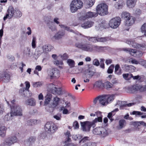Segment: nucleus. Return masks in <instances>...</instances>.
Wrapping results in <instances>:
<instances>
[{
	"label": "nucleus",
	"mask_w": 146,
	"mask_h": 146,
	"mask_svg": "<svg viewBox=\"0 0 146 146\" xmlns=\"http://www.w3.org/2000/svg\"><path fill=\"white\" fill-rule=\"evenodd\" d=\"M102 118L101 117H98L97 118H96L93 121H85L81 122V125L82 130L85 131H88L91 127H94L96 125L95 124L98 122H102Z\"/></svg>",
	"instance_id": "obj_1"
},
{
	"label": "nucleus",
	"mask_w": 146,
	"mask_h": 146,
	"mask_svg": "<svg viewBox=\"0 0 146 146\" xmlns=\"http://www.w3.org/2000/svg\"><path fill=\"white\" fill-rule=\"evenodd\" d=\"M96 11L98 15L102 16L105 15L108 13V6L106 4L101 3L96 7Z\"/></svg>",
	"instance_id": "obj_2"
},
{
	"label": "nucleus",
	"mask_w": 146,
	"mask_h": 146,
	"mask_svg": "<svg viewBox=\"0 0 146 146\" xmlns=\"http://www.w3.org/2000/svg\"><path fill=\"white\" fill-rule=\"evenodd\" d=\"M76 46L82 50L87 52H91L94 50V45L82 42L76 43Z\"/></svg>",
	"instance_id": "obj_3"
},
{
	"label": "nucleus",
	"mask_w": 146,
	"mask_h": 146,
	"mask_svg": "<svg viewBox=\"0 0 146 146\" xmlns=\"http://www.w3.org/2000/svg\"><path fill=\"white\" fill-rule=\"evenodd\" d=\"M60 98L57 96L54 97L52 100V102L48 106L49 108L48 111L51 113L60 104Z\"/></svg>",
	"instance_id": "obj_4"
},
{
	"label": "nucleus",
	"mask_w": 146,
	"mask_h": 146,
	"mask_svg": "<svg viewBox=\"0 0 146 146\" xmlns=\"http://www.w3.org/2000/svg\"><path fill=\"white\" fill-rule=\"evenodd\" d=\"M11 111L14 116L23 115L22 108L21 106L18 105H15L11 107Z\"/></svg>",
	"instance_id": "obj_5"
},
{
	"label": "nucleus",
	"mask_w": 146,
	"mask_h": 146,
	"mask_svg": "<svg viewBox=\"0 0 146 146\" xmlns=\"http://www.w3.org/2000/svg\"><path fill=\"white\" fill-rule=\"evenodd\" d=\"M58 129V127L56 125L49 122H47L44 127L45 131L50 133H54Z\"/></svg>",
	"instance_id": "obj_6"
},
{
	"label": "nucleus",
	"mask_w": 146,
	"mask_h": 146,
	"mask_svg": "<svg viewBox=\"0 0 146 146\" xmlns=\"http://www.w3.org/2000/svg\"><path fill=\"white\" fill-rule=\"evenodd\" d=\"M121 22V19L119 17L113 18L110 20L109 25L112 29H116L120 25Z\"/></svg>",
	"instance_id": "obj_7"
},
{
	"label": "nucleus",
	"mask_w": 146,
	"mask_h": 146,
	"mask_svg": "<svg viewBox=\"0 0 146 146\" xmlns=\"http://www.w3.org/2000/svg\"><path fill=\"white\" fill-rule=\"evenodd\" d=\"M18 139L15 136H12L6 138L5 141V145L7 146H11L17 142Z\"/></svg>",
	"instance_id": "obj_8"
},
{
	"label": "nucleus",
	"mask_w": 146,
	"mask_h": 146,
	"mask_svg": "<svg viewBox=\"0 0 146 146\" xmlns=\"http://www.w3.org/2000/svg\"><path fill=\"white\" fill-rule=\"evenodd\" d=\"M126 43L128 44L131 45L134 48L143 50H145L146 49V45L144 44H139L129 40H127Z\"/></svg>",
	"instance_id": "obj_9"
},
{
	"label": "nucleus",
	"mask_w": 146,
	"mask_h": 146,
	"mask_svg": "<svg viewBox=\"0 0 146 146\" xmlns=\"http://www.w3.org/2000/svg\"><path fill=\"white\" fill-rule=\"evenodd\" d=\"M15 10L12 6H9L7 10L6 16L3 18L4 20L7 18L10 19L15 15Z\"/></svg>",
	"instance_id": "obj_10"
},
{
	"label": "nucleus",
	"mask_w": 146,
	"mask_h": 146,
	"mask_svg": "<svg viewBox=\"0 0 146 146\" xmlns=\"http://www.w3.org/2000/svg\"><path fill=\"white\" fill-rule=\"evenodd\" d=\"M50 90L52 93L55 95H59L62 93V90L60 88H57L55 85L51 84L49 85Z\"/></svg>",
	"instance_id": "obj_11"
},
{
	"label": "nucleus",
	"mask_w": 146,
	"mask_h": 146,
	"mask_svg": "<svg viewBox=\"0 0 146 146\" xmlns=\"http://www.w3.org/2000/svg\"><path fill=\"white\" fill-rule=\"evenodd\" d=\"M10 80L9 74L5 72L0 73V80H2L5 82H9Z\"/></svg>",
	"instance_id": "obj_12"
},
{
	"label": "nucleus",
	"mask_w": 146,
	"mask_h": 146,
	"mask_svg": "<svg viewBox=\"0 0 146 146\" xmlns=\"http://www.w3.org/2000/svg\"><path fill=\"white\" fill-rule=\"evenodd\" d=\"M64 34L65 33L64 32L62 31H60L55 34L52 37V40L54 41L56 40L60 39L64 36Z\"/></svg>",
	"instance_id": "obj_13"
},
{
	"label": "nucleus",
	"mask_w": 146,
	"mask_h": 146,
	"mask_svg": "<svg viewBox=\"0 0 146 146\" xmlns=\"http://www.w3.org/2000/svg\"><path fill=\"white\" fill-rule=\"evenodd\" d=\"M48 75L51 79L58 77L59 76V71L55 69H52L50 71Z\"/></svg>",
	"instance_id": "obj_14"
},
{
	"label": "nucleus",
	"mask_w": 146,
	"mask_h": 146,
	"mask_svg": "<svg viewBox=\"0 0 146 146\" xmlns=\"http://www.w3.org/2000/svg\"><path fill=\"white\" fill-rule=\"evenodd\" d=\"M36 50V51L34 54L33 57L35 58L36 59L40 54L44 52V51L42 46H38Z\"/></svg>",
	"instance_id": "obj_15"
},
{
	"label": "nucleus",
	"mask_w": 146,
	"mask_h": 146,
	"mask_svg": "<svg viewBox=\"0 0 146 146\" xmlns=\"http://www.w3.org/2000/svg\"><path fill=\"white\" fill-rule=\"evenodd\" d=\"M65 135L67 137V140L65 141V144L64 146H74L73 144L70 143L71 141V139L70 138L71 135L69 131H67L65 134Z\"/></svg>",
	"instance_id": "obj_16"
},
{
	"label": "nucleus",
	"mask_w": 146,
	"mask_h": 146,
	"mask_svg": "<svg viewBox=\"0 0 146 146\" xmlns=\"http://www.w3.org/2000/svg\"><path fill=\"white\" fill-rule=\"evenodd\" d=\"M94 24V22L90 21H88L82 24L81 27L84 29H87L91 27Z\"/></svg>",
	"instance_id": "obj_17"
},
{
	"label": "nucleus",
	"mask_w": 146,
	"mask_h": 146,
	"mask_svg": "<svg viewBox=\"0 0 146 146\" xmlns=\"http://www.w3.org/2000/svg\"><path fill=\"white\" fill-rule=\"evenodd\" d=\"M19 92L22 96L24 97H28L31 96L29 90L26 89L24 88H21Z\"/></svg>",
	"instance_id": "obj_18"
},
{
	"label": "nucleus",
	"mask_w": 146,
	"mask_h": 146,
	"mask_svg": "<svg viewBox=\"0 0 146 146\" xmlns=\"http://www.w3.org/2000/svg\"><path fill=\"white\" fill-rule=\"evenodd\" d=\"M135 20V18L131 16L125 20V25L129 26L132 25L134 23Z\"/></svg>",
	"instance_id": "obj_19"
},
{
	"label": "nucleus",
	"mask_w": 146,
	"mask_h": 146,
	"mask_svg": "<svg viewBox=\"0 0 146 146\" xmlns=\"http://www.w3.org/2000/svg\"><path fill=\"white\" fill-rule=\"evenodd\" d=\"M99 103L103 106H105L108 104V100H106V95L99 96Z\"/></svg>",
	"instance_id": "obj_20"
},
{
	"label": "nucleus",
	"mask_w": 146,
	"mask_h": 146,
	"mask_svg": "<svg viewBox=\"0 0 146 146\" xmlns=\"http://www.w3.org/2000/svg\"><path fill=\"white\" fill-rule=\"evenodd\" d=\"M35 140V138L33 137H30L28 139L25 140V144L27 146H30L32 144Z\"/></svg>",
	"instance_id": "obj_21"
},
{
	"label": "nucleus",
	"mask_w": 146,
	"mask_h": 146,
	"mask_svg": "<svg viewBox=\"0 0 146 146\" xmlns=\"http://www.w3.org/2000/svg\"><path fill=\"white\" fill-rule=\"evenodd\" d=\"M74 5L76 6L78 8L80 9L83 5V3L80 0H74L72 2Z\"/></svg>",
	"instance_id": "obj_22"
},
{
	"label": "nucleus",
	"mask_w": 146,
	"mask_h": 146,
	"mask_svg": "<svg viewBox=\"0 0 146 146\" xmlns=\"http://www.w3.org/2000/svg\"><path fill=\"white\" fill-rule=\"evenodd\" d=\"M137 0H127L126 5L129 8L134 7L136 4Z\"/></svg>",
	"instance_id": "obj_23"
},
{
	"label": "nucleus",
	"mask_w": 146,
	"mask_h": 146,
	"mask_svg": "<svg viewBox=\"0 0 146 146\" xmlns=\"http://www.w3.org/2000/svg\"><path fill=\"white\" fill-rule=\"evenodd\" d=\"M52 98V95L51 94H47L45 97V99L44 102V105H48Z\"/></svg>",
	"instance_id": "obj_24"
},
{
	"label": "nucleus",
	"mask_w": 146,
	"mask_h": 146,
	"mask_svg": "<svg viewBox=\"0 0 146 146\" xmlns=\"http://www.w3.org/2000/svg\"><path fill=\"white\" fill-rule=\"evenodd\" d=\"M124 5V2L122 0H120L116 3L115 7L116 9H121Z\"/></svg>",
	"instance_id": "obj_25"
},
{
	"label": "nucleus",
	"mask_w": 146,
	"mask_h": 146,
	"mask_svg": "<svg viewBox=\"0 0 146 146\" xmlns=\"http://www.w3.org/2000/svg\"><path fill=\"white\" fill-rule=\"evenodd\" d=\"M25 104L28 105L34 106L35 105L36 102L34 99L32 98L28 99L26 101Z\"/></svg>",
	"instance_id": "obj_26"
},
{
	"label": "nucleus",
	"mask_w": 146,
	"mask_h": 146,
	"mask_svg": "<svg viewBox=\"0 0 146 146\" xmlns=\"http://www.w3.org/2000/svg\"><path fill=\"white\" fill-rule=\"evenodd\" d=\"M126 121L123 119L120 120L119 121V126L117 127L118 129H120L124 127L126 125Z\"/></svg>",
	"instance_id": "obj_27"
},
{
	"label": "nucleus",
	"mask_w": 146,
	"mask_h": 146,
	"mask_svg": "<svg viewBox=\"0 0 146 146\" xmlns=\"http://www.w3.org/2000/svg\"><path fill=\"white\" fill-rule=\"evenodd\" d=\"M14 116L13 114H12V112L11 111L10 113H9L6 115L4 117V119L5 121H9L11 120Z\"/></svg>",
	"instance_id": "obj_28"
},
{
	"label": "nucleus",
	"mask_w": 146,
	"mask_h": 146,
	"mask_svg": "<svg viewBox=\"0 0 146 146\" xmlns=\"http://www.w3.org/2000/svg\"><path fill=\"white\" fill-rule=\"evenodd\" d=\"M88 19L94 17L98 16L97 13L91 11L88 12L86 13Z\"/></svg>",
	"instance_id": "obj_29"
},
{
	"label": "nucleus",
	"mask_w": 146,
	"mask_h": 146,
	"mask_svg": "<svg viewBox=\"0 0 146 146\" xmlns=\"http://www.w3.org/2000/svg\"><path fill=\"white\" fill-rule=\"evenodd\" d=\"M7 128L4 126L0 127V136L4 137L5 135Z\"/></svg>",
	"instance_id": "obj_30"
},
{
	"label": "nucleus",
	"mask_w": 146,
	"mask_h": 146,
	"mask_svg": "<svg viewBox=\"0 0 146 146\" xmlns=\"http://www.w3.org/2000/svg\"><path fill=\"white\" fill-rule=\"evenodd\" d=\"M39 121L35 119H30L28 120L27 122V124L28 125H31L36 124L39 122Z\"/></svg>",
	"instance_id": "obj_31"
},
{
	"label": "nucleus",
	"mask_w": 146,
	"mask_h": 146,
	"mask_svg": "<svg viewBox=\"0 0 146 146\" xmlns=\"http://www.w3.org/2000/svg\"><path fill=\"white\" fill-rule=\"evenodd\" d=\"M100 133H101L99 135L102 137H104L108 135V132L107 130L103 127H102Z\"/></svg>",
	"instance_id": "obj_32"
},
{
	"label": "nucleus",
	"mask_w": 146,
	"mask_h": 146,
	"mask_svg": "<svg viewBox=\"0 0 146 146\" xmlns=\"http://www.w3.org/2000/svg\"><path fill=\"white\" fill-rule=\"evenodd\" d=\"M119 111V109L117 108L115 109L114 110L111 111V112L109 113L108 115V117L111 120V121H112L113 120V119L111 118L112 115H114L115 114L114 112L117 111Z\"/></svg>",
	"instance_id": "obj_33"
},
{
	"label": "nucleus",
	"mask_w": 146,
	"mask_h": 146,
	"mask_svg": "<svg viewBox=\"0 0 146 146\" xmlns=\"http://www.w3.org/2000/svg\"><path fill=\"white\" fill-rule=\"evenodd\" d=\"M92 67H89L87 70V72L89 76L88 77L91 78L93 76L94 73L92 70Z\"/></svg>",
	"instance_id": "obj_34"
},
{
	"label": "nucleus",
	"mask_w": 146,
	"mask_h": 146,
	"mask_svg": "<svg viewBox=\"0 0 146 146\" xmlns=\"http://www.w3.org/2000/svg\"><path fill=\"white\" fill-rule=\"evenodd\" d=\"M103 127H98L94 129L93 131L94 134L97 135H100L101 133V131Z\"/></svg>",
	"instance_id": "obj_35"
},
{
	"label": "nucleus",
	"mask_w": 146,
	"mask_h": 146,
	"mask_svg": "<svg viewBox=\"0 0 146 146\" xmlns=\"http://www.w3.org/2000/svg\"><path fill=\"white\" fill-rule=\"evenodd\" d=\"M94 50H96L99 52L102 51L105 48V47L95 45H94Z\"/></svg>",
	"instance_id": "obj_36"
},
{
	"label": "nucleus",
	"mask_w": 146,
	"mask_h": 146,
	"mask_svg": "<svg viewBox=\"0 0 146 146\" xmlns=\"http://www.w3.org/2000/svg\"><path fill=\"white\" fill-rule=\"evenodd\" d=\"M131 16L130 14L126 12H122L121 15L122 18L124 19L125 20Z\"/></svg>",
	"instance_id": "obj_37"
},
{
	"label": "nucleus",
	"mask_w": 146,
	"mask_h": 146,
	"mask_svg": "<svg viewBox=\"0 0 146 146\" xmlns=\"http://www.w3.org/2000/svg\"><path fill=\"white\" fill-rule=\"evenodd\" d=\"M94 0H88L86 3V7L89 8L92 7L94 3Z\"/></svg>",
	"instance_id": "obj_38"
},
{
	"label": "nucleus",
	"mask_w": 146,
	"mask_h": 146,
	"mask_svg": "<svg viewBox=\"0 0 146 146\" xmlns=\"http://www.w3.org/2000/svg\"><path fill=\"white\" fill-rule=\"evenodd\" d=\"M24 53L29 57H31L33 55V52L31 51V49L29 47L27 48V49L25 50Z\"/></svg>",
	"instance_id": "obj_39"
},
{
	"label": "nucleus",
	"mask_w": 146,
	"mask_h": 146,
	"mask_svg": "<svg viewBox=\"0 0 146 146\" xmlns=\"http://www.w3.org/2000/svg\"><path fill=\"white\" fill-rule=\"evenodd\" d=\"M67 63L70 68L74 66L75 62L74 60L71 59H68L67 61Z\"/></svg>",
	"instance_id": "obj_40"
},
{
	"label": "nucleus",
	"mask_w": 146,
	"mask_h": 146,
	"mask_svg": "<svg viewBox=\"0 0 146 146\" xmlns=\"http://www.w3.org/2000/svg\"><path fill=\"white\" fill-rule=\"evenodd\" d=\"M123 76L125 80H128L131 78L133 75L130 73L124 74H123Z\"/></svg>",
	"instance_id": "obj_41"
},
{
	"label": "nucleus",
	"mask_w": 146,
	"mask_h": 146,
	"mask_svg": "<svg viewBox=\"0 0 146 146\" xmlns=\"http://www.w3.org/2000/svg\"><path fill=\"white\" fill-rule=\"evenodd\" d=\"M78 8L76 6L74 5L73 3L72 2L70 5V9L72 12L74 13L76 12Z\"/></svg>",
	"instance_id": "obj_42"
},
{
	"label": "nucleus",
	"mask_w": 146,
	"mask_h": 146,
	"mask_svg": "<svg viewBox=\"0 0 146 146\" xmlns=\"http://www.w3.org/2000/svg\"><path fill=\"white\" fill-rule=\"evenodd\" d=\"M73 139L76 141H79L81 140L82 137V136L79 134L74 135L72 136Z\"/></svg>",
	"instance_id": "obj_43"
},
{
	"label": "nucleus",
	"mask_w": 146,
	"mask_h": 146,
	"mask_svg": "<svg viewBox=\"0 0 146 146\" xmlns=\"http://www.w3.org/2000/svg\"><path fill=\"white\" fill-rule=\"evenodd\" d=\"M109 38L108 37L98 38V42H104L108 41Z\"/></svg>",
	"instance_id": "obj_44"
},
{
	"label": "nucleus",
	"mask_w": 146,
	"mask_h": 146,
	"mask_svg": "<svg viewBox=\"0 0 146 146\" xmlns=\"http://www.w3.org/2000/svg\"><path fill=\"white\" fill-rule=\"evenodd\" d=\"M141 32L146 36V23H145L141 26Z\"/></svg>",
	"instance_id": "obj_45"
},
{
	"label": "nucleus",
	"mask_w": 146,
	"mask_h": 146,
	"mask_svg": "<svg viewBox=\"0 0 146 146\" xmlns=\"http://www.w3.org/2000/svg\"><path fill=\"white\" fill-rule=\"evenodd\" d=\"M106 97L107 98L106 100H108V104L113 101L115 98V96L113 95L109 96L106 95Z\"/></svg>",
	"instance_id": "obj_46"
},
{
	"label": "nucleus",
	"mask_w": 146,
	"mask_h": 146,
	"mask_svg": "<svg viewBox=\"0 0 146 146\" xmlns=\"http://www.w3.org/2000/svg\"><path fill=\"white\" fill-rule=\"evenodd\" d=\"M112 86L111 84L108 81L105 82L104 84V87L107 89L111 88Z\"/></svg>",
	"instance_id": "obj_47"
},
{
	"label": "nucleus",
	"mask_w": 146,
	"mask_h": 146,
	"mask_svg": "<svg viewBox=\"0 0 146 146\" xmlns=\"http://www.w3.org/2000/svg\"><path fill=\"white\" fill-rule=\"evenodd\" d=\"M59 26H60L61 28H63L65 30L69 31L71 32L74 33V31L71 29H70L69 27H67L66 26L63 25H59Z\"/></svg>",
	"instance_id": "obj_48"
},
{
	"label": "nucleus",
	"mask_w": 146,
	"mask_h": 146,
	"mask_svg": "<svg viewBox=\"0 0 146 146\" xmlns=\"http://www.w3.org/2000/svg\"><path fill=\"white\" fill-rule=\"evenodd\" d=\"M88 138V137H85L83 138H81V140L79 141V143L81 144L86 142L89 140Z\"/></svg>",
	"instance_id": "obj_49"
},
{
	"label": "nucleus",
	"mask_w": 146,
	"mask_h": 146,
	"mask_svg": "<svg viewBox=\"0 0 146 146\" xmlns=\"http://www.w3.org/2000/svg\"><path fill=\"white\" fill-rule=\"evenodd\" d=\"M130 88L131 90V93H133L139 89V87L136 85L133 86Z\"/></svg>",
	"instance_id": "obj_50"
},
{
	"label": "nucleus",
	"mask_w": 146,
	"mask_h": 146,
	"mask_svg": "<svg viewBox=\"0 0 146 146\" xmlns=\"http://www.w3.org/2000/svg\"><path fill=\"white\" fill-rule=\"evenodd\" d=\"M88 40L89 41L94 42H98V38L97 37H88Z\"/></svg>",
	"instance_id": "obj_51"
},
{
	"label": "nucleus",
	"mask_w": 146,
	"mask_h": 146,
	"mask_svg": "<svg viewBox=\"0 0 146 146\" xmlns=\"http://www.w3.org/2000/svg\"><path fill=\"white\" fill-rule=\"evenodd\" d=\"M54 64L57 66L59 65V67L60 68H62V67L60 65H62L63 63L62 61H59L57 60H55L54 61Z\"/></svg>",
	"instance_id": "obj_52"
},
{
	"label": "nucleus",
	"mask_w": 146,
	"mask_h": 146,
	"mask_svg": "<svg viewBox=\"0 0 146 146\" xmlns=\"http://www.w3.org/2000/svg\"><path fill=\"white\" fill-rule=\"evenodd\" d=\"M82 146H96V144L95 143L89 141L87 142Z\"/></svg>",
	"instance_id": "obj_53"
},
{
	"label": "nucleus",
	"mask_w": 146,
	"mask_h": 146,
	"mask_svg": "<svg viewBox=\"0 0 146 146\" xmlns=\"http://www.w3.org/2000/svg\"><path fill=\"white\" fill-rule=\"evenodd\" d=\"M114 68V65H111L108 68L107 70V72L109 74L112 73Z\"/></svg>",
	"instance_id": "obj_54"
},
{
	"label": "nucleus",
	"mask_w": 146,
	"mask_h": 146,
	"mask_svg": "<svg viewBox=\"0 0 146 146\" xmlns=\"http://www.w3.org/2000/svg\"><path fill=\"white\" fill-rule=\"evenodd\" d=\"M21 16L22 13L19 10H17L15 11V15L14 16L17 17H20Z\"/></svg>",
	"instance_id": "obj_55"
},
{
	"label": "nucleus",
	"mask_w": 146,
	"mask_h": 146,
	"mask_svg": "<svg viewBox=\"0 0 146 146\" xmlns=\"http://www.w3.org/2000/svg\"><path fill=\"white\" fill-rule=\"evenodd\" d=\"M93 64L96 66H99L100 65V62L97 59H94L93 61Z\"/></svg>",
	"instance_id": "obj_56"
},
{
	"label": "nucleus",
	"mask_w": 146,
	"mask_h": 146,
	"mask_svg": "<svg viewBox=\"0 0 146 146\" xmlns=\"http://www.w3.org/2000/svg\"><path fill=\"white\" fill-rule=\"evenodd\" d=\"M44 52H46L49 51L48 45H45L42 46Z\"/></svg>",
	"instance_id": "obj_57"
},
{
	"label": "nucleus",
	"mask_w": 146,
	"mask_h": 146,
	"mask_svg": "<svg viewBox=\"0 0 146 146\" xmlns=\"http://www.w3.org/2000/svg\"><path fill=\"white\" fill-rule=\"evenodd\" d=\"M42 85V83L41 82H35L33 84V86L35 87H38Z\"/></svg>",
	"instance_id": "obj_58"
},
{
	"label": "nucleus",
	"mask_w": 146,
	"mask_h": 146,
	"mask_svg": "<svg viewBox=\"0 0 146 146\" xmlns=\"http://www.w3.org/2000/svg\"><path fill=\"white\" fill-rule=\"evenodd\" d=\"M88 19L86 14L85 15H83L80 16L79 17V19L81 21H83Z\"/></svg>",
	"instance_id": "obj_59"
},
{
	"label": "nucleus",
	"mask_w": 146,
	"mask_h": 146,
	"mask_svg": "<svg viewBox=\"0 0 146 146\" xmlns=\"http://www.w3.org/2000/svg\"><path fill=\"white\" fill-rule=\"evenodd\" d=\"M102 25L100 26L101 28H107V24L105 21H103L102 23Z\"/></svg>",
	"instance_id": "obj_60"
},
{
	"label": "nucleus",
	"mask_w": 146,
	"mask_h": 146,
	"mask_svg": "<svg viewBox=\"0 0 146 146\" xmlns=\"http://www.w3.org/2000/svg\"><path fill=\"white\" fill-rule=\"evenodd\" d=\"M129 51V54L133 56H135V52H136V50L130 48Z\"/></svg>",
	"instance_id": "obj_61"
},
{
	"label": "nucleus",
	"mask_w": 146,
	"mask_h": 146,
	"mask_svg": "<svg viewBox=\"0 0 146 146\" xmlns=\"http://www.w3.org/2000/svg\"><path fill=\"white\" fill-rule=\"evenodd\" d=\"M60 56L62 59L63 60H66L68 58L67 55L66 53H64L63 55H60Z\"/></svg>",
	"instance_id": "obj_62"
},
{
	"label": "nucleus",
	"mask_w": 146,
	"mask_h": 146,
	"mask_svg": "<svg viewBox=\"0 0 146 146\" xmlns=\"http://www.w3.org/2000/svg\"><path fill=\"white\" fill-rule=\"evenodd\" d=\"M73 126L74 129H77L79 128V126L77 121H75L74 122Z\"/></svg>",
	"instance_id": "obj_63"
},
{
	"label": "nucleus",
	"mask_w": 146,
	"mask_h": 146,
	"mask_svg": "<svg viewBox=\"0 0 146 146\" xmlns=\"http://www.w3.org/2000/svg\"><path fill=\"white\" fill-rule=\"evenodd\" d=\"M142 52L141 51H137L136 50V52H135V55L137 57H140L142 55Z\"/></svg>",
	"instance_id": "obj_64"
}]
</instances>
